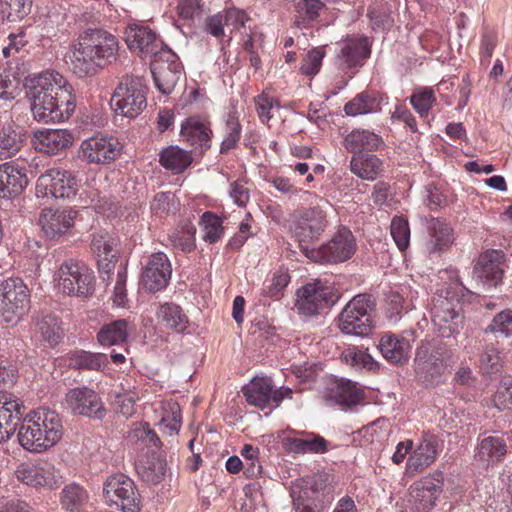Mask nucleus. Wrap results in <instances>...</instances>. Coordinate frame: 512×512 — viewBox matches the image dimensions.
I'll return each instance as SVG.
<instances>
[{"instance_id": "nucleus-51", "label": "nucleus", "mask_w": 512, "mask_h": 512, "mask_svg": "<svg viewBox=\"0 0 512 512\" xmlns=\"http://www.w3.org/2000/svg\"><path fill=\"white\" fill-rule=\"evenodd\" d=\"M414 110L421 116L427 117L429 111L436 102L434 90L432 88L417 89L409 98Z\"/></svg>"}, {"instance_id": "nucleus-29", "label": "nucleus", "mask_w": 512, "mask_h": 512, "mask_svg": "<svg viewBox=\"0 0 512 512\" xmlns=\"http://www.w3.org/2000/svg\"><path fill=\"white\" fill-rule=\"evenodd\" d=\"M33 146L47 155H56L66 150L73 142V136L65 129L38 130L33 135Z\"/></svg>"}, {"instance_id": "nucleus-57", "label": "nucleus", "mask_w": 512, "mask_h": 512, "mask_svg": "<svg viewBox=\"0 0 512 512\" xmlns=\"http://www.w3.org/2000/svg\"><path fill=\"white\" fill-rule=\"evenodd\" d=\"M19 78L10 69L0 68V98L14 99L19 90Z\"/></svg>"}, {"instance_id": "nucleus-24", "label": "nucleus", "mask_w": 512, "mask_h": 512, "mask_svg": "<svg viewBox=\"0 0 512 512\" xmlns=\"http://www.w3.org/2000/svg\"><path fill=\"white\" fill-rule=\"evenodd\" d=\"M441 449L440 441L431 434L423 435L421 441L406 462V473L415 476L432 465Z\"/></svg>"}, {"instance_id": "nucleus-36", "label": "nucleus", "mask_w": 512, "mask_h": 512, "mask_svg": "<svg viewBox=\"0 0 512 512\" xmlns=\"http://www.w3.org/2000/svg\"><path fill=\"white\" fill-rule=\"evenodd\" d=\"M382 169V161L374 154L358 153L350 161L351 172L362 180L374 181Z\"/></svg>"}, {"instance_id": "nucleus-6", "label": "nucleus", "mask_w": 512, "mask_h": 512, "mask_svg": "<svg viewBox=\"0 0 512 512\" xmlns=\"http://www.w3.org/2000/svg\"><path fill=\"white\" fill-rule=\"evenodd\" d=\"M375 303L371 296L359 294L353 297L338 316V328L345 334L366 337L373 328Z\"/></svg>"}, {"instance_id": "nucleus-61", "label": "nucleus", "mask_w": 512, "mask_h": 512, "mask_svg": "<svg viewBox=\"0 0 512 512\" xmlns=\"http://www.w3.org/2000/svg\"><path fill=\"white\" fill-rule=\"evenodd\" d=\"M502 358L496 348H487L479 358V368L483 374H494L500 371Z\"/></svg>"}, {"instance_id": "nucleus-44", "label": "nucleus", "mask_w": 512, "mask_h": 512, "mask_svg": "<svg viewBox=\"0 0 512 512\" xmlns=\"http://www.w3.org/2000/svg\"><path fill=\"white\" fill-rule=\"evenodd\" d=\"M128 329L126 320L119 319L102 326L97 339L102 346L120 345L126 342Z\"/></svg>"}, {"instance_id": "nucleus-30", "label": "nucleus", "mask_w": 512, "mask_h": 512, "mask_svg": "<svg viewBox=\"0 0 512 512\" xmlns=\"http://www.w3.org/2000/svg\"><path fill=\"white\" fill-rule=\"evenodd\" d=\"M507 451V441L503 436H484L478 440L474 459L481 466L488 467L501 461Z\"/></svg>"}, {"instance_id": "nucleus-15", "label": "nucleus", "mask_w": 512, "mask_h": 512, "mask_svg": "<svg viewBox=\"0 0 512 512\" xmlns=\"http://www.w3.org/2000/svg\"><path fill=\"white\" fill-rule=\"evenodd\" d=\"M442 491V475H429L413 483L401 512H430Z\"/></svg>"}, {"instance_id": "nucleus-7", "label": "nucleus", "mask_w": 512, "mask_h": 512, "mask_svg": "<svg viewBox=\"0 0 512 512\" xmlns=\"http://www.w3.org/2000/svg\"><path fill=\"white\" fill-rule=\"evenodd\" d=\"M458 296L446 289L437 293L432 300L431 320L434 329L443 338L458 334L463 328V315Z\"/></svg>"}, {"instance_id": "nucleus-41", "label": "nucleus", "mask_w": 512, "mask_h": 512, "mask_svg": "<svg viewBox=\"0 0 512 512\" xmlns=\"http://www.w3.org/2000/svg\"><path fill=\"white\" fill-rule=\"evenodd\" d=\"M381 143V138L368 130L355 129L344 138V147L352 153L372 151Z\"/></svg>"}, {"instance_id": "nucleus-1", "label": "nucleus", "mask_w": 512, "mask_h": 512, "mask_svg": "<svg viewBox=\"0 0 512 512\" xmlns=\"http://www.w3.org/2000/svg\"><path fill=\"white\" fill-rule=\"evenodd\" d=\"M26 97L36 121L56 123L75 110V96L68 81L57 71H44L25 80Z\"/></svg>"}, {"instance_id": "nucleus-33", "label": "nucleus", "mask_w": 512, "mask_h": 512, "mask_svg": "<svg viewBox=\"0 0 512 512\" xmlns=\"http://www.w3.org/2000/svg\"><path fill=\"white\" fill-rule=\"evenodd\" d=\"M381 102L382 98L379 92L365 90L344 105V112L353 117L377 113L381 110Z\"/></svg>"}, {"instance_id": "nucleus-45", "label": "nucleus", "mask_w": 512, "mask_h": 512, "mask_svg": "<svg viewBox=\"0 0 512 512\" xmlns=\"http://www.w3.org/2000/svg\"><path fill=\"white\" fill-rule=\"evenodd\" d=\"M137 473L146 482L158 484L166 473V462L156 456L147 457L141 460L137 466Z\"/></svg>"}, {"instance_id": "nucleus-35", "label": "nucleus", "mask_w": 512, "mask_h": 512, "mask_svg": "<svg viewBox=\"0 0 512 512\" xmlns=\"http://www.w3.org/2000/svg\"><path fill=\"white\" fill-rule=\"evenodd\" d=\"M328 398L341 406L352 407L362 401L363 391L356 383L342 379L333 383Z\"/></svg>"}, {"instance_id": "nucleus-63", "label": "nucleus", "mask_w": 512, "mask_h": 512, "mask_svg": "<svg viewBox=\"0 0 512 512\" xmlns=\"http://www.w3.org/2000/svg\"><path fill=\"white\" fill-rule=\"evenodd\" d=\"M225 21V27L232 34L234 31H238L241 28H245L246 23L250 20L247 13L238 8H228L221 12Z\"/></svg>"}, {"instance_id": "nucleus-5", "label": "nucleus", "mask_w": 512, "mask_h": 512, "mask_svg": "<svg viewBox=\"0 0 512 512\" xmlns=\"http://www.w3.org/2000/svg\"><path fill=\"white\" fill-rule=\"evenodd\" d=\"M94 273L83 262L75 259L63 261L53 276L55 289L67 296L87 297L94 290Z\"/></svg>"}, {"instance_id": "nucleus-12", "label": "nucleus", "mask_w": 512, "mask_h": 512, "mask_svg": "<svg viewBox=\"0 0 512 512\" xmlns=\"http://www.w3.org/2000/svg\"><path fill=\"white\" fill-rule=\"evenodd\" d=\"M338 298L339 294L332 284L317 279L298 289L295 306L300 314L313 316L334 305Z\"/></svg>"}, {"instance_id": "nucleus-11", "label": "nucleus", "mask_w": 512, "mask_h": 512, "mask_svg": "<svg viewBox=\"0 0 512 512\" xmlns=\"http://www.w3.org/2000/svg\"><path fill=\"white\" fill-rule=\"evenodd\" d=\"M316 199L319 202L315 206L300 210L294 215L292 231L303 253L304 247H308V243L318 239L328 224L324 209L328 206V202L318 197Z\"/></svg>"}, {"instance_id": "nucleus-26", "label": "nucleus", "mask_w": 512, "mask_h": 512, "mask_svg": "<svg viewBox=\"0 0 512 512\" xmlns=\"http://www.w3.org/2000/svg\"><path fill=\"white\" fill-rule=\"evenodd\" d=\"M164 54H167L166 62L162 61L159 55L154 57L151 62V71L158 90L168 95L174 90L177 82L180 80L181 69L176 61L172 60L170 62V58H175L174 54L169 51L164 52Z\"/></svg>"}, {"instance_id": "nucleus-34", "label": "nucleus", "mask_w": 512, "mask_h": 512, "mask_svg": "<svg viewBox=\"0 0 512 512\" xmlns=\"http://www.w3.org/2000/svg\"><path fill=\"white\" fill-rule=\"evenodd\" d=\"M162 432L175 435L181 428V409L177 402L162 401L154 410Z\"/></svg>"}, {"instance_id": "nucleus-39", "label": "nucleus", "mask_w": 512, "mask_h": 512, "mask_svg": "<svg viewBox=\"0 0 512 512\" xmlns=\"http://www.w3.org/2000/svg\"><path fill=\"white\" fill-rule=\"evenodd\" d=\"M428 231L430 240L427 249L430 254L445 250L453 242L452 228L443 220L432 218L428 222Z\"/></svg>"}, {"instance_id": "nucleus-25", "label": "nucleus", "mask_w": 512, "mask_h": 512, "mask_svg": "<svg viewBox=\"0 0 512 512\" xmlns=\"http://www.w3.org/2000/svg\"><path fill=\"white\" fill-rule=\"evenodd\" d=\"M76 216L77 212L72 209L46 208L40 214L39 223L45 235L50 239H55L73 227Z\"/></svg>"}, {"instance_id": "nucleus-23", "label": "nucleus", "mask_w": 512, "mask_h": 512, "mask_svg": "<svg viewBox=\"0 0 512 512\" xmlns=\"http://www.w3.org/2000/svg\"><path fill=\"white\" fill-rule=\"evenodd\" d=\"M125 42L128 48L141 57L158 56L162 45L156 34L147 26L130 23L125 30Z\"/></svg>"}, {"instance_id": "nucleus-37", "label": "nucleus", "mask_w": 512, "mask_h": 512, "mask_svg": "<svg viewBox=\"0 0 512 512\" xmlns=\"http://www.w3.org/2000/svg\"><path fill=\"white\" fill-rule=\"evenodd\" d=\"M156 319L164 327L178 333L185 331L189 324L188 317L183 309L171 302H166L158 307Z\"/></svg>"}, {"instance_id": "nucleus-42", "label": "nucleus", "mask_w": 512, "mask_h": 512, "mask_svg": "<svg viewBox=\"0 0 512 512\" xmlns=\"http://www.w3.org/2000/svg\"><path fill=\"white\" fill-rule=\"evenodd\" d=\"M159 157L160 164L175 173L183 172L192 163L191 153L178 146L164 148Z\"/></svg>"}, {"instance_id": "nucleus-40", "label": "nucleus", "mask_w": 512, "mask_h": 512, "mask_svg": "<svg viewBox=\"0 0 512 512\" xmlns=\"http://www.w3.org/2000/svg\"><path fill=\"white\" fill-rule=\"evenodd\" d=\"M89 500L87 489L75 482L65 485L60 493V504L68 512H81Z\"/></svg>"}, {"instance_id": "nucleus-48", "label": "nucleus", "mask_w": 512, "mask_h": 512, "mask_svg": "<svg viewBox=\"0 0 512 512\" xmlns=\"http://www.w3.org/2000/svg\"><path fill=\"white\" fill-rule=\"evenodd\" d=\"M335 1L336 0H301L297 5V26L306 27L310 22L317 20L326 4Z\"/></svg>"}, {"instance_id": "nucleus-31", "label": "nucleus", "mask_w": 512, "mask_h": 512, "mask_svg": "<svg viewBox=\"0 0 512 512\" xmlns=\"http://www.w3.org/2000/svg\"><path fill=\"white\" fill-rule=\"evenodd\" d=\"M379 350L382 356L391 364L401 365L405 363L411 351L408 339L398 335L385 334L379 341Z\"/></svg>"}, {"instance_id": "nucleus-59", "label": "nucleus", "mask_w": 512, "mask_h": 512, "mask_svg": "<svg viewBox=\"0 0 512 512\" xmlns=\"http://www.w3.org/2000/svg\"><path fill=\"white\" fill-rule=\"evenodd\" d=\"M290 282V276L286 271H276L271 279L264 282L263 293L270 298H279L284 288Z\"/></svg>"}, {"instance_id": "nucleus-2", "label": "nucleus", "mask_w": 512, "mask_h": 512, "mask_svg": "<svg viewBox=\"0 0 512 512\" xmlns=\"http://www.w3.org/2000/svg\"><path fill=\"white\" fill-rule=\"evenodd\" d=\"M118 51L119 42L115 35L102 28H88L71 45L69 60L77 76H93L114 62Z\"/></svg>"}, {"instance_id": "nucleus-49", "label": "nucleus", "mask_w": 512, "mask_h": 512, "mask_svg": "<svg viewBox=\"0 0 512 512\" xmlns=\"http://www.w3.org/2000/svg\"><path fill=\"white\" fill-rule=\"evenodd\" d=\"M32 0H2L0 2V14L9 22H17L24 19L31 11Z\"/></svg>"}, {"instance_id": "nucleus-20", "label": "nucleus", "mask_w": 512, "mask_h": 512, "mask_svg": "<svg viewBox=\"0 0 512 512\" xmlns=\"http://www.w3.org/2000/svg\"><path fill=\"white\" fill-rule=\"evenodd\" d=\"M172 268L166 254L157 252L149 257L141 276L143 287L151 293L163 290L169 283Z\"/></svg>"}, {"instance_id": "nucleus-46", "label": "nucleus", "mask_w": 512, "mask_h": 512, "mask_svg": "<svg viewBox=\"0 0 512 512\" xmlns=\"http://www.w3.org/2000/svg\"><path fill=\"white\" fill-rule=\"evenodd\" d=\"M23 144L22 135L12 126H4L0 131V160L15 156Z\"/></svg>"}, {"instance_id": "nucleus-19", "label": "nucleus", "mask_w": 512, "mask_h": 512, "mask_svg": "<svg viewBox=\"0 0 512 512\" xmlns=\"http://www.w3.org/2000/svg\"><path fill=\"white\" fill-rule=\"evenodd\" d=\"M120 143L112 136L95 135L81 143L82 158L88 163L108 164L120 154Z\"/></svg>"}, {"instance_id": "nucleus-10", "label": "nucleus", "mask_w": 512, "mask_h": 512, "mask_svg": "<svg viewBox=\"0 0 512 512\" xmlns=\"http://www.w3.org/2000/svg\"><path fill=\"white\" fill-rule=\"evenodd\" d=\"M103 496L109 506L122 512H139L141 497L134 481L127 475L116 473L103 484Z\"/></svg>"}, {"instance_id": "nucleus-14", "label": "nucleus", "mask_w": 512, "mask_h": 512, "mask_svg": "<svg viewBox=\"0 0 512 512\" xmlns=\"http://www.w3.org/2000/svg\"><path fill=\"white\" fill-rule=\"evenodd\" d=\"M78 189L79 184L73 173L59 167L46 170L36 183L38 197L70 199L77 194Z\"/></svg>"}, {"instance_id": "nucleus-56", "label": "nucleus", "mask_w": 512, "mask_h": 512, "mask_svg": "<svg viewBox=\"0 0 512 512\" xmlns=\"http://www.w3.org/2000/svg\"><path fill=\"white\" fill-rule=\"evenodd\" d=\"M241 135V125L238 118L230 114L226 120V135L221 143L220 152L228 153L235 148Z\"/></svg>"}, {"instance_id": "nucleus-54", "label": "nucleus", "mask_w": 512, "mask_h": 512, "mask_svg": "<svg viewBox=\"0 0 512 512\" xmlns=\"http://www.w3.org/2000/svg\"><path fill=\"white\" fill-rule=\"evenodd\" d=\"M140 399L138 392L131 387L122 388L115 393V404L119 413L125 417H130L135 413V403Z\"/></svg>"}, {"instance_id": "nucleus-53", "label": "nucleus", "mask_w": 512, "mask_h": 512, "mask_svg": "<svg viewBox=\"0 0 512 512\" xmlns=\"http://www.w3.org/2000/svg\"><path fill=\"white\" fill-rule=\"evenodd\" d=\"M203 229V239L208 243L217 242L223 234L221 219L211 212H205L200 221Z\"/></svg>"}, {"instance_id": "nucleus-22", "label": "nucleus", "mask_w": 512, "mask_h": 512, "mask_svg": "<svg viewBox=\"0 0 512 512\" xmlns=\"http://www.w3.org/2000/svg\"><path fill=\"white\" fill-rule=\"evenodd\" d=\"M117 239L108 232L95 233L91 240V250L96 257L100 277L110 280L117 257Z\"/></svg>"}, {"instance_id": "nucleus-8", "label": "nucleus", "mask_w": 512, "mask_h": 512, "mask_svg": "<svg viewBox=\"0 0 512 512\" xmlns=\"http://www.w3.org/2000/svg\"><path fill=\"white\" fill-rule=\"evenodd\" d=\"M147 91L142 78L125 75L113 92L111 107L118 115L136 118L147 106Z\"/></svg>"}, {"instance_id": "nucleus-18", "label": "nucleus", "mask_w": 512, "mask_h": 512, "mask_svg": "<svg viewBox=\"0 0 512 512\" xmlns=\"http://www.w3.org/2000/svg\"><path fill=\"white\" fill-rule=\"evenodd\" d=\"M16 479L34 488H53L58 484L55 467L48 462H24L14 471Z\"/></svg>"}, {"instance_id": "nucleus-13", "label": "nucleus", "mask_w": 512, "mask_h": 512, "mask_svg": "<svg viewBox=\"0 0 512 512\" xmlns=\"http://www.w3.org/2000/svg\"><path fill=\"white\" fill-rule=\"evenodd\" d=\"M356 251L353 234L347 228H341L336 235L319 248L304 247L307 258L316 263H338L348 260Z\"/></svg>"}, {"instance_id": "nucleus-17", "label": "nucleus", "mask_w": 512, "mask_h": 512, "mask_svg": "<svg viewBox=\"0 0 512 512\" xmlns=\"http://www.w3.org/2000/svg\"><path fill=\"white\" fill-rule=\"evenodd\" d=\"M371 53V41L362 35H350L338 42L336 56L339 68L353 69L361 67Z\"/></svg>"}, {"instance_id": "nucleus-38", "label": "nucleus", "mask_w": 512, "mask_h": 512, "mask_svg": "<svg viewBox=\"0 0 512 512\" xmlns=\"http://www.w3.org/2000/svg\"><path fill=\"white\" fill-rule=\"evenodd\" d=\"M283 447L288 453H324L327 450V441L316 434H309L302 437H285Z\"/></svg>"}, {"instance_id": "nucleus-3", "label": "nucleus", "mask_w": 512, "mask_h": 512, "mask_svg": "<svg viewBox=\"0 0 512 512\" xmlns=\"http://www.w3.org/2000/svg\"><path fill=\"white\" fill-rule=\"evenodd\" d=\"M63 436L60 416L47 408L27 414L18 430L19 444L27 451L41 453L56 445Z\"/></svg>"}, {"instance_id": "nucleus-58", "label": "nucleus", "mask_w": 512, "mask_h": 512, "mask_svg": "<svg viewBox=\"0 0 512 512\" xmlns=\"http://www.w3.org/2000/svg\"><path fill=\"white\" fill-rule=\"evenodd\" d=\"M493 404L499 410H512V378L504 377L493 395Z\"/></svg>"}, {"instance_id": "nucleus-27", "label": "nucleus", "mask_w": 512, "mask_h": 512, "mask_svg": "<svg viewBox=\"0 0 512 512\" xmlns=\"http://www.w3.org/2000/svg\"><path fill=\"white\" fill-rule=\"evenodd\" d=\"M23 409V403L14 395L0 392V443L14 434Z\"/></svg>"}, {"instance_id": "nucleus-16", "label": "nucleus", "mask_w": 512, "mask_h": 512, "mask_svg": "<svg viewBox=\"0 0 512 512\" xmlns=\"http://www.w3.org/2000/svg\"><path fill=\"white\" fill-rule=\"evenodd\" d=\"M242 391L246 401L260 409L278 407L284 399H291L293 394L292 389L286 386L275 389L269 377H254Z\"/></svg>"}, {"instance_id": "nucleus-55", "label": "nucleus", "mask_w": 512, "mask_h": 512, "mask_svg": "<svg viewBox=\"0 0 512 512\" xmlns=\"http://www.w3.org/2000/svg\"><path fill=\"white\" fill-rule=\"evenodd\" d=\"M390 232L399 250H406L410 242V228L408 221L399 216L394 217L391 221Z\"/></svg>"}, {"instance_id": "nucleus-50", "label": "nucleus", "mask_w": 512, "mask_h": 512, "mask_svg": "<svg viewBox=\"0 0 512 512\" xmlns=\"http://www.w3.org/2000/svg\"><path fill=\"white\" fill-rule=\"evenodd\" d=\"M37 328L41 336L50 345H56L64 335L59 318L48 314L41 318L37 323Z\"/></svg>"}, {"instance_id": "nucleus-60", "label": "nucleus", "mask_w": 512, "mask_h": 512, "mask_svg": "<svg viewBox=\"0 0 512 512\" xmlns=\"http://www.w3.org/2000/svg\"><path fill=\"white\" fill-rule=\"evenodd\" d=\"M324 56L325 49L323 46L311 49L302 60L301 72L308 76L316 75L320 71Z\"/></svg>"}, {"instance_id": "nucleus-28", "label": "nucleus", "mask_w": 512, "mask_h": 512, "mask_svg": "<svg viewBox=\"0 0 512 512\" xmlns=\"http://www.w3.org/2000/svg\"><path fill=\"white\" fill-rule=\"evenodd\" d=\"M24 168L13 162L0 164V198L13 199L19 196L28 185Z\"/></svg>"}, {"instance_id": "nucleus-21", "label": "nucleus", "mask_w": 512, "mask_h": 512, "mask_svg": "<svg viewBox=\"0 0 512 512\" xmlns=\"http://www.w3.org/2000/svg\"><path fill=\"white\" fill-rule=\"evenodd\" d=\"M65 401L74 414L97 419H101L105 415L100 397L94 390L87 387L70 389L65 396Z\"/></svg>"}, {"instance_id": "nucleus-43", "label": "nucleus", "mask_w": 512, "mask_h": 512, "mask_svg": "<svg viewBox=\"0 0 512 512\" xmlns=\"http://www.w3.org/2000/svg\"><path fill=\"white\" fill-rule=\"evenodd\" d=\"M181 136L196 147L208 146L210 140L208 127L197 117H190L182 123Z\"/></svg>"}, {"instance_id": "nucleus-64", "label": "nucleus", "mask_w": 512, "mask_h": 512, "mask_svg": "<svg viewBox=\"0 0 512 512\" xmlns=\"http://www.w3.org/2000/svg\"><path fill=\"white\" fill-rule=\"evenodd\" d=\"M175 204V195L173 193L159 192L151 202V210L155 214L164 215L175 209Z\"/></svg>"}, {"instance_id": "nucleus-32", "label": "nucleus", "mask_w": 512, "mask_h": 512, "mask_svg": "<svg viewBox=\"0 0 512 512\" xmlns=\"http://www.w3.org/2000/svg\"><path fill=\"white\" fill-rule=\"evenodd\" d=\"M502 255L499 251L491 250L482 254L474 267V276L490 285H496L503 274Z\"/></svg>"}, {"instance_id": "nucleus-4", "label": "nucleus", "mask_w": 512, "mask_h": 512, "mask_svg": "<svg viewBox=\"0 0 512 512\" xmlns=\"http://www.w3.org/2000/svg\"><path fill=\"white\" fill-rule=\"evenodd\" d=\"M334 483L329 474L316 473L302 479L299 490H292L295 512H323L333 500Z\"/></svg>"}, {"instance_id": "nucleus-52", "label": "nucleus", "mask_w": 512, "mask_h": 512, "mask_svg": "<svg viewBox=\"0 0 512 512\" xmlns=\"http://www.w3.org/2000/svg\"><path fill=\"white\" fill-rule=\"evenodd\" d=\"M196 229L191 224H186L179 229H175L169 239L173 246L180 248L184 252H190L195 246Z\"/></svg>"}, {"instance_id": "nucleus-9", "label": "nucleus", "mask_w": 512, "mask_h": 512, "mask_svg": "<svg viewBox=\"0 0 512 512\" xmlns=\"http://www.w3.org/2000/svg\"><path fill=\"white\" fill-rule=\"evenodd\" d=\"M29 307L30 292L22 279L8 278L0 284V314L7 324H17Z\"/></svg>"}, {"instance_id": "nucleus-62", "label": "nucleus", "mask_w": 512, "mask_h": 512, "mask_svg": "<svg viewBox=\"0 0 512 512\" xmlns=\"http://www.w3.org/2000/svg\"><path fill=\"white\" fill-rule=\"evenodd\" d=\"M255 107L260 120L268 123L273 117V111L279 109V103L274 97L263 92L255 98Z\"/></svg>"}, {"instance_id": "nucleus-47", "label": "nucleus", "mask_w": 512, "mask_h": 512, "mask_svg": "<svg viewBox=\"0 0 512 512\" xmlns=\"http://www.w3.org/2000/svg\"><path fill=\"white\" fill-rule=\"evenodd\" d=\"M108 363L106 354L84 350L75 351L69 358V366L74 369L100 370Z\"/></svg>"}]
</instances>
